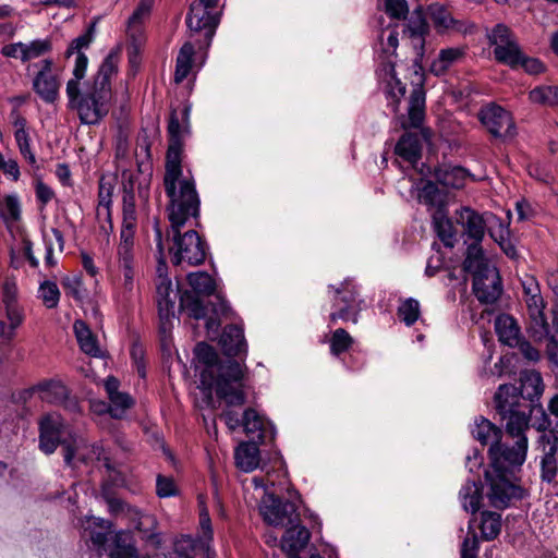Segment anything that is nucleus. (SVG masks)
<instances>
[{"mask_svg": "<svg viewBox=\"0 0 558 558\" xmlns=\"http://www.w3.org/2000/svg\"><path fill=\"white\" fill-rule=\"evenodd\" d=\"M190 108L180 113L173 110L169 118V145L166 155L163 185L166 194L172 199L171 219L174 225L182 222L186 215L197 209V192L191 177L183 174L181 156L183 141L189 133Z\"/></svg>", "mask_w": 558, "mask_h": 558, "instance_id": "1", "label": "nucleus"}, {"mask_svg": "<svg viewBox=\"0 0 558 558\" xmlns=\"http://www.w3.org/2000/svg\"><path fill=\"white\" fill-rule=\"evenodd\" d=\"M88 58L78 56L73 68V77L68 81L65 93L69 106L77 111L78 118L84 124H97L106 117L110 109L111 84L110 80L118 69V57L110 53L100 64L92 83L85 84L84 90L80 82L85 77Z\"/></svg>", "mask_w": 558, "mask_h": 558, "instance_id": "2", "label": "nucleus"}, {"mask_svg": "<svg viewBox=\"0 0 558 558\" xmlns=\"http://www.w3.org/2000/svg\"><path fill=\"white\" fill-rule=\"evenodd\" d=\"M194 353L197 361L205 366L201 373V385L207 390L214 389L228 407L244 404L242 365L231 359L220 361L215 349L204 342L195 347Z\"/></svg>", "mask_w": 558, "mask_h": 558, "instance_id": "3", "label": "nucleus"}, {"mask_svg": "<svg viewBox=\"0 0 558 558\" xmlns=\"http://www.w3.org/2000/svg\"><path fill=\"white\" fill-rule=\"evenodd\" d=\"M123 222L120 242L117 247V267L121 276V296L128 300L135 290L138 265L134 254V233L136 226L135 195L132 189L124 187L122 197Z\"/></svg>", "mask_w": 558, "mask_h": 558, "instance_id": "4", "label": "nucleus"}, {"mask_svg": "<svg viewBox=\"0 0 558 558\" xmlns=\"http://www.w3.org/2000/svg\"><path fill=\"white\" fill-rule=\"evenodd\" d=\"M399 25L388 24L377 36L375 51L380 60L377 75L385 93L392 99L390 106L396 111L398 102L405 94V85L397 77L396 66L398 65L392 59L396 57V50L399 45Z\"/></svg>", "mask_w": 558, "mask_h": 558, "instance_id": "5", "label": "nucleus"}, {"mask_svg": "<svg viewBox=\"0 0 558 558\" xmlns=\"http://www.w3.org/2000/svg\"><path fill=\"white\" fill-rule=\"evenodd\" d=\"M463 267L473 275V292L484 304L495 303L501 292V280L497 268L484 256L482 246L469 245Z\"/></svg>", "mask_w": 558, "mask_h": 558, "instance_id": "6", "label": "nucleus"}, {"mask_svg": "<svg viewBox=\"0 0 558 558\" xmlns=\"http://www.w3.org/2000/svg\"><path fill=\"white\" fill-rule=\"evenodd\" d=\"M170 199L168 208V217L171 223V231L173 233V244L170 247L171 260L174 265L197 266L204 263L207 254L206 244L202 241L198 233L194 230H189L181 234L180 229L191 217H196L199 210V199L197 198V209L194 214L186 215L182 222L174 225L171 219L172 199Z\"/></svg>", "mask_w": 558, "mask_h": 558, "instance_id": "7", "label": "nucleus"}, {"mask_svg": "<svg viewBox=\"0 0 558 558\" xmlns=\"http://www.w3.org/2000/svg\"><path fill=\"white\" fill-rule=\"evenodd\" d=\"M199 508V536L197 539L189 535H183L178 538L173 546V551L169 558H194L202 555L204 558L215 557L211 550L213 529L211 520L208 510L205 506V499L202 495L198 496Z\"/></svg>", "mask_w": 558, "mask_h": 558, "instance_id": "8", "label": "nucleus"}, {"mask_svg": "<svg viewBox=\"0 0 558 558\" xmlns=\"http://www.w3.org/2000/svg\"><path fill=\"white\" fill-rule=\"evenodd\" d=\"M485 478V497L490 507L502 510L523 498L524 490L511 482L506 473L487 470Z\"/></svg>", "mask_w": 558, "mask_h": 558, "instance_id": "9", "label": "nucleus"}, {"mask_svg": "<svg viewBox=\"0 0 558 558\" xmlns=\"http://www.w3.org/2000/svg\"><path fill=\"white\" fill-rule=\"evenodd\" d=\"M153 3L154 0H141L128 20L126 49L129 62L132 66L138 65L141 61V53L146 41L144 23L150 14Z\"/></svg>", "mask_w": 558, "mask_h": 558, "instance_id": "10", "label": "nucleus"}, {"mask_svg": "<svg viewBox=\"0 0 558 558\" xmlns=\"http://www.w3.org/2000/svg\"><path fill=\"white\" fill-rule=\"evenodd\" d=\"M490 469L489 471L508 473L512 466H520L524 463L527 452V438L519 437L512 447L500 444L489 447Z\"/></svg>", "mask_w": 558, "mask_h": 558, "instance_id": "11", "label": "nucleus"}, {"mask_svg": "<svg viewBox=\"0 0 558 558\" xmlns=\"http://www.w3.org/2000/svg\"><path fill=\"white\" fill-rule=\"evenodd\" d=\"M218 0H198L191 4L186 16V24L193 32H206V37L211 39L219 24V13L216 12Z\"/></svg>", "mask_w": 558, "mask_h": 558, "instance_id": "12", "label": "nucleus"}, {"mask_svg": "<svg viewBox=\"0 0 558 558\" xmlns=\"http://www.w3.org/2000/svg\"><path fill=\"white\" fill-rule=\"evenodd\" d=\"M259 512L270 525L288 526L299 522L296 506L290 501L282 502L275 495H266L260 500Z\"/></svg>", "mask_w": 558, "mask_h": 558, "instance_id": "13", "label": "nucleus"}, {"mask_svg": "<svg viewBox=\"0 0 558 558\" xmlns=\"http://www.w3.org/2000/svg\"><path fill=\"white\" fill-rule=\"evenodd\" d=\"M335 294L333 306L338 307V311L330 314V320L342 319L356 323L357 314L362 310V300L359 299V294L351 280L341 282L340 287L335 289Z\"/></svg>", "mask_w": 558, "mask_h": 558, "instance_id": "14", "label": "nucleus"}, {"mask_svg": "<svg viewBox=\"0 0 558 558\" xmlns=\"http://www.w3.org/2000/svg\"><path fill=\"white\" fill-rule=\"evenodd\" d=\"M52 59H43L36 63L37 73L33 78V89L41 100L48 104L54 102L59 97L60 80L53 72Z\"/></svg>", "mask_w": 558, "mask_h": 558, "instance_id": "15", "label": "nucleus"}, {"mask_svg": "<svg viewBox=\"0 0 558 558\" xmlns=\"http://www.w3.org/2000/svg\"><path fill=\"white\" fill-rule=\"evenodd\" d=\"M490 219H495V217L490 214L481 215L470 207H462L456 211V221L462 227L463 235L473 241L471 245L481 246Z\"/></svg>", "mask_w": 558, "mask_h": 558, "instance_id": "16", "label": "nucleus"}, {"mask_svg": "<svg viewBox=\"0 0 558 558\" xmlns=\"http://www.w3.org/2000/svg\"><path fill=\"white\" fill-rule=\"evenodd\" d=\"M537 450L541 452V478L547 483L553 482L558 473V438L553 433H543L537 440Z\"/></svg>", "mask_w": 558, "mask_h": 558, "instance_id": "17", "label": "nucleus"}, {"mask_svg": "<svg viewBox=\"0 0 558 558\" xmlns=\"http://www.w3.org/2000/svg\"><path fill=\"white\" fill-rule=\"evenodd\" d=\"M480 119L488 132L496 137H512L514 135L511 114L499 106L489 105L483 108Z\"/></svg>", "mask_w": 558, "mask_h": 558, "instance_id": "18", "label": "nucleus"}, {"mask_svg": "<svg viewBox=\"0 0 558 558\" xmlns=\"http://www.w3.org/2000/svg\"><path fill=\"white\" fill-rule=\"evenodd\" d=\"M63 420L58 413H48L39 421V448L46 454L54 452L61 442L63 434Z\"/></svg>", "mask_w": 558, "mask_h": 558, "instance_id": "19", "label": "nucleus"}, {"mask_svg": "<svg viewBox=\"0 0 558 558\" xmlns=\"http://www.w3.org/2000/svg\"><path fill=\"white\" fill-rule=\"evenodd\" d=\"M12 124L14 128V140L23 158L33 167H36V156L32 149V140L27 122L19 112H12Z\"/></svg>", "mask_w": 558, "mask_h": 558, "instance_id": "20", "label": "nucleus"}, {"mask_svg": "<svg viewBox=\"0 0 558 558\" xmlns=\"http://www.w3.org/2000/svg\"><path fill=\"white\" fill-rule=\"evenodd\" d=\"M177 296L178 290L173 289L169 278L156 281V301L161 320H169L174 316Z\"/></svg>", "mask_w": 558, "mask_h": 558, "instance_id": "21", "label": "nucleus"}, {"mask_svg": "<svg viewBox=\"0 0 558 558\" xmlns=\"http://www.w3.org/2000/svg\"><path fill=\"white\" fill-rule=\"evenodd\" d=\"M413 71L416 76V82L410 97L409 119L410 124L414 128H417L424 118L425 94L422 88V68L418 65L416 60L413 62Z\"/></svg>", "mask_w": 558, "mask_h": 558, "instance_id": "22", "label": "nucleus"}, {"mask_svg": "<svg viewBox=\"0 0 558 558\" xmlns=\"http://www.w3.org/2000/svg\"><path fill=\"white\" fill-rule=\"evenodd\" d=\"M395 151L399 158L414 166L421 158V136L416 133H405L398 141Z\"/></svg>", "mask_w": 558, "mask_h": 558, "instance_id": "23", "label": "nucleus"}, {"mask_svg": "<svg viewBox=\"0 0 558 558\" xmlns=\"http://www.w3.org/2000/svg\"><path fill=\"white\" fill-rule=\"evenodd\" d=\"M62 445L64 462L68 465H70L75 458L82 461L102 459L104 448L100 445H93L92 454L86 457V454L83 452V450L86 448V445L82 438H73L71 442L64 440L62 441Z\"/></svg>", "mask_w": 558, "mask_h": 558, "instance_id": "24", "label": "nucleus"}, {"mask_svg": "<svg viewBox=\"0 0 558 558\" xmlns=\"http://www.w3.org/2000/svg\"><path fill=\"white\" fill-rule=\"evenodd\" d=\"M281 539V548L289 554H298L308 543L311 534L308 530L296 523L289 524Z\"/></svg>", "mask_w": 558, "mask_h": 558, "instance_id": "25", "label": "nucleus"}, {"mask_svg": "<svg viewBox=\"0 0 558 558\" xmlns=\"http://www.w3.org/2000/svg\"><path fill=\"white\" fill-rule=\"evenodd\" d=\"M530 414L531 410L525 405L523 409H517L510 413L500 415L501 420L506 423L508 435L515 440L519 439V437H526L525 432L529 429Z\"/></svg>", "mask_w": 558, "mask_h": 558, "instance_id": "26", "label": "nucleus"}, {"mask_svg": "<svg viewBox=\"0 0 558 558\" xmlns=\"http://www.w3.org/2000/svg\"><path fill=\"white\" fill-rule=\"evenodd\" d=\"M521 395L513 385H500L495 393V405L499 415H505L517 409H523L520 404Z\"/></svg>", "mask_w": 558, "mask_h": 558, "instance_id": "27", "label": "nucleus"}, {"mask_svg": "<svg viewBox=\"0 0 558 558\" xmlns=\"http://www.w3.org/2000/svg\"><path fill=\"white\" fill-rule=\"evenodd\" d=\"M495 331L499 341L509 347H515L519 344L520 327L512 316L508 314L497 316L495 319Z\"/></svg>", "mask_w": 558, "mask_h": 558, "instance_id": "28", "label": "nucleus"}, {"mask_svg": "<svg viewBox=\"0 0 558 558\" xmlns=\"http://www.w3.org/2000/svg\"><path fill=\"white\" fill-rule=\"evenodd\" d=\"M464 56V47H449L441 49L430 64V72L436 76L444 75L452 65L459 63Z\"/></svg>", "mask_w": 558, "mask_h": 558, "instance_id": "29", "label": "nucleus"}, {"mask_svg": "<svg viewBox=\"0 0 558 558\" xmlns=\"http://www.w3.org/2000/svg\"><path fill=\"white\" fill-rule=\"evenodd\" d=\"M428 12L430 20L438 32L445 33L463 31V23L454 20L449 10L444 5L434 3L429 5Z\"/></svg>", "mask_w": 558, "mask_h": 558, "instance_id": "30", "label": "nucleus"}, {"mask_svg": "<svg viewBox=\"0 0 558 558\" xmlns=\"http://www.w3.org/2000/svg\"><path fill=\"white\" fill-rule=\"evenodd\" d=\"M220 344L228 356L239 355L246 350V343L243 335V329L236 325H231L225 328Z\"/></svg>", "mask_w": 558, "mask_h": 558, "instance_id": "31", "label": "nucleus"}, {"mask_svg": "<svg viewBox=\"0 0 558 558\" xmlns=\"http://www.w3.org/2000/svg\"><path fill=\"white\" fill-rule=\"evenodd\" d=\"M83 530L95 546L102 547L111 533V523L101 518L87 517L83 522Z\"/></svg>", "mask_w": 558, "mask_h": 558, "instance_id": "32", "label": "nucleus"}, {"mask_svg": "<svg viewBox=\"0 0 558 558\" xmlns=\"http://www.w3.org/2000/svg\"><path fill=\"white\" fill-rule=\"evenodd\" d=\"M236 466L243 472H252L259 465V449L255 442H241L235 451Z\"/></svg>", "mask_w": 558, "mask_h": 558, "instance_id": "33", "label": "nucleus"}, {"mask_svg": "<svg viewBox=\"0 0 558 558\" xmlns=\"http://www.w3.org/2000/svg\"><path fill=\"white\" fill-rule=\"evenodd\" d=\"M472 436L483 446H496L501 439V429L484 417H477L471 429Z\"/></svg>", "mask_w": 558, "mask_h": 558, "instance_id": "34", "label": "nucleus"}, {"mask_svg": "<svg viewBox=\"0 0 558 558\" xmlns=\"http://www.w3.org/2000/svg\"><path fill=\"white\" fill-rule=\"evenodd\" d=\"M436 180L444 186L452 189H461L469 179L474 180L462 167H442L436 170Z\"/></svg>", "mask_w": 558, "mask_h": 558, "instance_id": "35", "label": "nucleus"}, {"mask_svg": "<svg viewBox=\"0 0 558 558\" xmlns=\"http://www.w3.org/2000/svg\"><path fill=\"white\" fill-rule=\"evenodd\" d=\"M73 329L81 350L90 356H100L101 351L97 338L89 327L83 320H76Z\"/></svg>", "mask_w": 558, "mask_h": 558, "instance_id": "36", "label": "nucleus"}, {"mask_svg": "<svg viewBox=\"0 0 558 558\" xmlns=\"http://www.w3.org/2000/svg\"><path fill=\"white\" fill-rule=\"evenodd\" d=\"M35 390L38 392L40 400L53 404L64 402L69 395L68 388L59 380L38 384Z\"/></svg>", "mask_w": 558, "mask_h": 558, "instance_id": "37", "label": "nucleus"}, {"mask_svg": "<svg viewBox=\"0 0 558 558\" xmlns=\"http://www.w3.org/2000/svg\"><path fill=\"white\" fill-rule=\"evenodd\" d=\"M520 395L523 399L533 401L544 391V384L541 374L536 371H525L520 376Z\"/></svg>", "mask_w": 558, "mask_h": 558, "instance_id": "38", "label": "nucleus"}, {"mask_svg": "<svg viewBox=\"0 0 558 558\" xmlns=\"http://www.w3.org/2000/svg\"><path fill=\"white\" fill-rule=\"evenodd\" d=\"M463 509L475 513L481 507L482 492L475 481H468L459 493Z\"/></svg>", "mask_w": 558, "mask_h": 558, "instance_id": "39", "label": "nucleus"}, {"mask_svg": "<svg viewBox=\"0 0 558 558\" xmlns=\"http://www.w3.org/2000/svg\"><path fill=\"white\" fill-rule=\"evenodd\" d=\"M194 56V46L191 43H185L177 57L174 81L181 83L185 80L191 71L192 61Z\"/></svg>", "mask_w": 558, "mask_h": 558, "instance_id": "40", "label": "nucleus"}, {"mask_svg": "<svg viewBox=\"0 0 558 558\" xmlns=\"http://www.w3.org/2000/svg\"><path fill=\"white\" fill-rule=\"evenodd\" d=\"M0 218L5 222H14L21 218V202L19 195L8 194L0 196Z\"/></svg>", "mask_w": 558, "mask_h": 558, "instance_id": "41", "label": "nucleus"}, {"mask_svg": "<svg viewBox=\"0 0 558 558\" xmlns=\"http://www.w3.org/2000/svg\"><path fill=\"white\" fill-rule=\"evenodd\" d=\"M109 555L110 558H136V550L128 533L119 532L114 534Z\"/></svg>", "mask_w": 558, "mask_h": 558, "instance_id": "42", "label": "nucleus"}, {"mask_svg": "<svg viewBox=\"0 0 558 558\" xmlns=\"http://www.w3.org/2000/svg\"><path fill=\"white\" fill-rule=\"evenodd\" d=\"M407 31L410 35V38H412L414 48L418 47L420 49H423V37L428 31V25L421 12H414L412 14L411 19L409 20Z\"/></svg>", "mask_w": 558, "mask_h": 558, "instance_id": "43", "label": "nucleus"}, {"mask_svg": "<svg viewBox=\"0 0 558 558\" xmlns=\"http://www.w3.org/2000/svg\"><path fill=\"white\" fill-rule=\"evenodd\" d=\"M187 282L196 294L209 295L216 289L214 279L205 271L189 274Z\"/></svg>", "mask_w": 558, "mask_h": 558, "instance_id": "44", "label": "nucleus"}, {"mask_svg": "<svg viewBox=\"0 0 558 558\" xmlns=\"http://www.w3.org/2000/svg\"><path fill=\"white\" fill-rule=\"evenodd\" d=\"M480 527L482 535L486 541L496 538L501 530V515L492 511L482 512V521Z\"/></svg>", "mask_w": 558, "mask_h": 558, "instance_id": "45", "label": "nucleus"}, {"mask_svg": "<svg viewBox=\"0 0 558 558\" xmlns=\"http://www.w3.org/2000/svg\"><path fill=\"white\" fill-rule=\"evenodd\" d=\"M530 100L542 106H558V86H538L530 92Z\"/></svg>", "mask_w": 558, "mask_h": 558, "instance_id": "46", "label": "nucleus"}, {"mask_svg": "<svg viewBox=\"0 0 558 558\" xmlns=\"http://www.w3.org/2000/svg\"><path fill=\"white\" fill-rule=\"evenodd\" d=\"M521 54L522 53L517 41L501 46L499 48H494V56L496 60L511 68L519 65L521 61Z\"/></svg>", "mask_w": 558, "mask_h": 558, "instance_id": "47", "label": "nucleus"}, {"mask_svg": "<svg viewBox=\"0 0 558 558\" xmlns=\"http://www.w3.org/2000/svg\"><path fill=\"white\" fill-rule=\"evenodd\" d=\"M51 50L52 43L49 38L24 43V62L44 57Z\"/></svg>", "mask_w": 558, "mask_h": 558, "instance_id": "48", "label": "nucleus"}, {"mask_svg": "<svg viewBox=\"0 0 558 558\" xmlns=\"http://www.w3.org/2000/svg\"><path fill=\"white\" fill-rule=\"evenodd\" d=\"M243 428L247 435L263 437V430L265 428L264 418L254 410L247 409L243 413Z\"/></svg>", "mask_w": 558, "mask_h": 558, "instance_id": "49", "label": "nucleus"}, {"mask_svg": "<svg viewBox=\"0 0 558 558\" xmlns=\"http://www.w3.org/2000/svg\"><path fill=\"white\" fill-rule=\"evenodd\" d=\"M180 307L189 313V315L195 319L204 318L206 315V308L202 301L192 295L190 292H184L180 296Z\"/></svg>", "mask_w": 558, "mask_h": 558, "instance_id": "50", "label": "nucleus"}, {"mask_svg": "<svg viewBox=\"0 0 558 558\" xmlns=\"http://www.w3.org/2000/svg\"><path fill=\"white\" fill-rule=\"evenodd\" d=\"M420 314V303L412 298L402 301L398 307V316L407 326L413 325L418 319Z\"/></svg>", "mask_w": 558, "mask_h": 558, "instance_id": "51", "label": "nucleus"}, {"mask_svg": "<svg viewBox=\"0 0 558 558\" xmlns=\"http://www.w3.org/2000/svg\"><path fill=\"white\" fill-rule=\"evenodd\" d=\"M108 413L114 418H122L125 412L133 405V399L124 392L109 398Z\"/></svg>", "mask_w": 558, "mask_h": 558, "instance_id": "52", "label": "nucleus"}, {"mask_svg": "<svg viewBox=\"0 0 558 558\" xmlns=\"http://www.w3.org/2000/svg\"><path fill=\"white\" fill-rule=\"evenodd\" d=\"M60 290L56 282L46 280L39 286L38 298L47 308H54L59 304Z\"/></svg>", "mask_w": 558, "mask_h": 558, "instance_id": "53", "label": "nucleus"}, {"mask_svg": "<svg viewBox=\"0 0 558 558\" xmlns=\"http://www.w3.org/2000/svg\"><path fill=\"white\" fill-rule=\"evenodd\" d=\"M527 331L534 341L542 342L550 336L549 325L546 320L545 314L538 316H531Z\"/></svg>", "mask_w": 558, "mask_h": 558, "instance_id": "54", "label": "nucleus"}, {"mask_svg": "<svg viewBox=\"0 0 558 558\" xmlns=\"http://www.w3.org/2000/svg\"><path fill=\"white\" fill-rule=\"evenodd\" d=\"M434 227L445 245L452 246L454 241V231L450 220L438 213L434 216Z\"/></svg>", "mask_w": 558, "mask_h": 558, "instance_id": "55", "label": "nucleus"}, {"mask_svg": "<svg viewBox=\"0 0 558 558\" xmlns=\"http://www.w3.org/2000/svg\"><path fill=\"white\" fill-rule=\"evenodd\" d=\"M353 343L352 337L343 328H338L330 338V351L335 355L347 351Z\"/></svg>", "mask_w": 558, "mask_h": 558, "instance_id": "56", "label": "nucleus"}, {"mask_svg": "<svg viewBox=\"0 0 558 558\" xmlns=\"http://www.w3.org/2000/svg\"><path fill=\"white\" fill-rule=\"evenodd\" d=\"M488 39L495 48L515 41L511 31L504 24H497L488 34Z\"/></svg>", "mask_w": 558, "mask_h": 558, "instance_id": "57", "label": "nucleus"}, {"mask_svg": "<svg viewBox=\"0 0 558 558\" xmlns=\"http://www.w3.org/2000/svg\"><path fill=\"white\" fill-rule=\"evenodd\" d=\"M418 201L427 206H435L441 202V193L437 185L430 181L426 182L418 192Z\"/></svg>", "mask_w": 558, "mask_h": 558, "instance_id": "58", "label": "nucleus"}, {"mask_svg": "<svg viewBox=\"0 0 558 558\" xmlns=\"http://www.w3.org/2000/svg\"><path fill=\"white\" fill-rule=\"evenodd\" d=\"M129 132L122 128H119L113 140L116 159L119 162L124 161L129 157Z\"/></svg>", "mask_w": 558, "mask_h": 558, "instance_id": "59", "label": "nucleus"}, {"mask_svg": "<svg viewBox=\"0 0 558 558\" xmlns=\"http://www.w3.org/2000/svg\"><path fill=\"white\" fill-rule=\"evenodd\" d=\"M178 486L170 476L158 475L156 480V493L160 498H169L178 494Z\"/></svg>", "mask_w": 558, "mask_h": 558, "instance_id": "60", "label": "nucleus"}, {"mask_svg": "<svg viewBox=\"0 0 558 558\" xmlns=\"http://www.w3.org/2000/svg\"><path fill=\"white\" fill-rule=\"evenodd\" d=\"M92 43V36L89 33L83 34L72 40L70 44L65 56L66 58H70L72 54H75V62L77 61L78 56L86 57V54L83 52V49L88 48L89 44Z\"/></svg>", "mask_w": 558, "mask_h": 558, "instance_id": "61", "label": "nucleus"}, {"mask_svg": "<svg viewBox=\"0 0 558 558\" xmlns=\"http://www.w3.org/2000/svg\"><path fill=\"white\" fill-rule=\"evenodd\" d=\"M386 13L393 19H403L409 8L405 0H386Z\"/></svg>", "mask_w": 558, "mask_h": 558, "instance_id": "62", "label": "nucleus"}, {"mask_svg": "<svg viewBox=\"0 0 558 558\" xmlns=\"http://www.w3.org/2000/svg\"><path fill=\"white\" fill-rule=\"evenodd\" d=\"M107 504H108V509H109L110 513H112L114 515L122 518V515L124 513L133 512L136 514L135 507L124 504L122 500H120L118 498H108Z\"/></svg>", "mask_w": 558, "mask_h": 558, "instance_id": "63", "label": "nucleus"}, {"mask_svg": "<svg viewBox=\"0 0 558 558\" xmlns=\"http://www.w3.org/2000/svg\"><path fill=\"white\" fill-rule=\"evenodd\" d=\"M478 550L477 536L473 533L466 536L461 547V558H476Z\"/></svg>", "mask_w": 558, "mask_h": 558, "instance_id": "64", "label": "nucleus"}]
</instances>
